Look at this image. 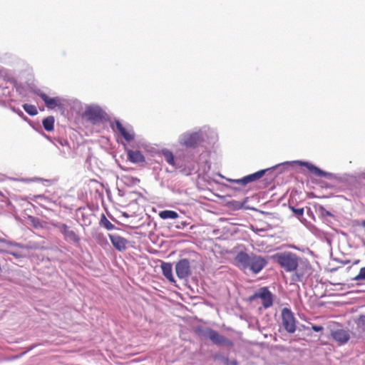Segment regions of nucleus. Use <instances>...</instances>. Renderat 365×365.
Segmentation results:
<instances>
[{
  "instance_id": "f8f14e48",
  "label": "nucleus",
  "mask_w": 365,
  "mask_h": 365,
  "mask_svg": "<svg viewBox=\"0 0 365 365\" xmlns=\"http://www.w3.org/2000/svg\"><path fill=\"white\" fill-rule=\"evenodd\" d=\"M219 176L222 178L225 179L227 182L237 184L240 185L241 187H246L249 184L257 182L260 179H262V175L260 170H257L253 173L248 174L245 175L241 178L232 179L229 178H225L221 174H219Z\"/></svg>"
},
{
  "instance_id": "2f4dec72",
  "label": "nucleus",
  "mask_w": 365,
  "mask_h": 365,
  "mask_svg": "<svg viewBox=\"0 0 365 365\" xmlns=\"http://www.w3.org/2000/svg\"><path fill=\"white\" fill-rule=\"evenodd\" d=\"M223 361L227 364V365H238V362L237 360L234 359V360H232L230 361H229V359L228 358H224L223 359Z\"/></svg>"
},
{
  "instance_id": "58836bf2",
  "label": "nucleus",
  "mask_w": 365,
  "mask_h": 365,
  "mask_svg": "<svg viewBox=\"0 0 365 365\" xmlns=\"http://www.w3.org/2000/svg\"><path fill=\"white\" fill-rule=\"evenodd\" d=\"M123 215L124 217H129L128 214V213H126V212H123Z\"/></svg>"
},
{
  "instance_id": "6e6552de",
  "label": "nucleus",
  "mask_w": 365,
  "mask_h": 365,
  "mask_svg": "<svg viewBox=\"0 0 365 365\" xmlns=\"http://www.w3.org/2000/svg\"><path fill=\"white\" fill-rule=\"evenodd\" d=\"M50 224L63 236V240L66 242L76 247L80 245L81 237L70 226L67 225L66 223L56 220H51Z\"/></svg>"
},
{
  "instance_id": "f03ea898",
  "label": "nucleus",
  "mask_w": 365,
  "mask_h": 365,
  "mask_svg": "<svg viewBox=\"0 0 365 365\" xmlns=\"http://www.w3.org/2000/svg\"><path fill=\"white\" fill-rule=\"evenodd\" d=\"M295 164L300 167H305L312 174L317 177L325 178L329 180L336 178L335 174L324 171L308 161H284L281 163L267 168L261 169L259 170L262 178L264 177V180L272 181L280 174L287 172L290 168L293 167Z\"/></svg>"
},
{
  "instance_id": "dca6fc26",
  "label": "nucleus",
  "mask_w": 365,
  "mask_h": 365,
  "mask_svg": "<svg viewBox=\"0 0 365 365\" xmlns=\"http://www.w3.org/2000/svg\"><path fill=\"white\" fill-rule=\"evenodd\" d=\"M38 96L44 101L48 109H53L56 107H61L62 106L61 98L58 97L51 98L44 93H40Z\"/></svg>"
},
{
  "instance_id": "a211bd4d",
  "label": "nucleus",
  "mask_w": 365,
  "mask_h": 365,
  "mask_svg": "<svg viewBox=\"0 0 365 365\" xmlns=\"http://www.w3.org/2000/svg\"><path fill=\"white\" fill-rule=\"evenodd\" d=\"M9 274L11 281L16 284H21L27 278V272L19 269H11Z\"/></svg>"
},
{
  "instance_id": "9b49d317",
  "label": "nucleus",
  "mask_w": 365,
  "mask_h": 365,
  "mask_svg": "<svg viewBox=\"0 0 365 365\" xmlns=\"http://www.w3.org/2000/svg\"><path fill=\"white\" fill-rule=\"evenodd\" d=\"M282 325L287 332L293 334L297 329V319L289 308L284 307L281 313Z\"/></svg>"
},
{
  "instance_id": "c85d7f7f",
  "label": "nucleus",
  "mask_w": 365,
  "mask_h": 365,
  "mask_svg": "<svg viewBox=\"0 0 365 365\" xmlns=\"http://www.w3.org/2000/svg\"><path fill=\"white\" fill-rule=\"evenodd\" d=\"M354 281L365 280V267H361L359 270V274L355 276L353 279Z\"/></svg>"
},
{
  "instance_id": "1a4fd4ad",
  "label": "nucleus",
  "mask_w": 365,
  "mask_h": 365,
  "mask_svg": "<svg viewBox=\"0 0 365 365\" xmlns=\"http://www.w3.org/2000/svg\"><path fill=\"white\" fill-rule=\"evenodd\" d=\"M258 298L262 299V304L264 309H268L273 305L274 295L267 287H260L252 295L248 297L247 301L253 302Z\"/></svg>"
},
{
  "instance_id": "b1692460",
  "label": "nucleus",
  "mask_w": 365,
  "mask_h": 365,
  "mask_svg": "<svg viewBox=\"0 0 365 365\" xmlns=\"http://www.w3.org/2000/svg\"><path fill=\"white\" fill-rule=\"evenodd\" d=\"M128 160H144L143 155L139 150H128Z\"/></svg>"
},
{
  "instance_id": "473e14b6",
  "label": "nucleus",
  "mask_w": 365,
  "mask_h": 365,
  "mask_svg": "<svg viewBox=\"0 0 365 365\" xmlns=\"http://www.w3.org/2000/svg\"><path fill=\"white\" fill-rule=\"evenodd\" d=\"M24 181H26V182H34V181H36V180H44L46 182H49V180H43L41 178H34V179H24L23 180Z\"/></svg>"
},
{
  "instance_id": "393cba45",
  "label": "nucleus",
  "mask_w": 365,
  "mask_h": 365,
  "mask_svg": "<svg viewBox=\"0 0 365 365\" xmlns=\"http://www.w3.org/2000/svg\"><path fill=\"white\" fill-rule=\"evenodd\" d=\"M23 108L30 115H36L38 113L37 108L34 105L25 103L23 105Z\"/></svg>"
},
{
  "instance_id": "a19ab883",
  "label": "nucleus",
  "mask_w": 365,
  "mask_h": 365,
  "mask_svg": "<svg viewBox=\"0 0 365 365\" xmlns=\"http://www.w3.org/2000/svg\"><path fill=\"white\" fill-rule=\"evenodd\" d=\"M349 262V260H346V261H344V262H343V264H348Z\"/></svg>"
},
{
  "instance_id": "aec40b11",
  "label": "nucleus",
  "mask_w": 365,
  "mask_h": 365,
  "mask_svg": "<svg viewBox=\"0 0 365 365\" xmlns=\"http://www.w3.org/2000/svg\"><path fill=\"white\" fill-rule=\"evenodd\" d=\"M159 217L163 220L176 219L179 217L176 211L171 210H164L159 212Z\"/></svg>"
},
{
  "instance_id": "79ce46f5",
  "label": "nucleus",
  "mask_w": 365,
  "mask_h": 365,
  "mask_svg": "<svg viewBox=\"0 0 365 365\" xmlns=\"http://www.w3.org/2000/svg\"><path fill=\"white\" fill-rule=\"evenodd\" d=\"M359 259H357V260H356V261L354 262V264H357V263H359Z\"/></svg>"
},
{
  "instance_id": "bb28decb",
  "label": "nucleus",
  "mask_w": 365,
  "mask_h": 365,
  "mask_svg": "<svg viewBox=\"0 0 365 365\" xmlns=\"http://www.w3.org/2000/svg\"><path fill=\"white\" fill-rule=\"evenodd\" d=\"M358 328L363 332H365V315H359L356 320Z\"/></svg>"
},
{
  "instance_id": "c756f323",
  "label": "nucleus",
  "mask_w": 365,
  "mask_h": 365,
  "mask_svg": "<svg viewBox=\"0 0 365 365\" xmlns=\"http://www.w3.org/2000/svg\"><path fill=\"white\" fill-rule=\"evenodd\" d=\"M163 154L166 160H174V156L171 151L168 150H163Z\"/></svg>"
},
{
  "instance_id": "4c0bfd02",
  "label": "nucleus",
  "mask_w": 365,
  "mask_h": 365,
  "mask_svg": "<svg viewBox=\"0 0 365 365\" xmlns=\"http://www.w3.org/2000/svg\"><path fill=\"white\" fill-rule=\"evenodd\" d=\"M186 225H187V224L185 222H182V226L177 225L176 227L178 229H181V228H183Z\"/></svg>"
},
{
  "instance_id": "ea45409f",
  "label": "nucleus",
  "mask_w": 365,
  "mask_h": 365,
  "mask_svg": "<svg viewBox=\"0 0 365 365\" xmlns=\"http://www.w3.org/2000/svg\"><path fill=\"white\" fill-rule=\"evenodd\" d=\"M361 225L365 227V220L362 221Z\"/></svg>"
},
{
  "instance_id": "e433bc0d",
  "label": "nucleus",
  "mask_w": 365,
  "mask_h": 365,
  "mask_svg": "<svg viewBox=\"0 0 365 365\" xmlns=\"http://www.w3.org/2000/svg\"><path fill=\"white\" fill-rule=\"evenodd\" d=\"M359 177L365 180V170L359 174Z\"/></svg>"
},
{
  "instance_id": "39448f33",
  "label": "nucleus",
  "mask_w": 365,
  "mask_h": 365,
  "mask_svg": "<svg viewBox=\"0 0 365 365\" xmlns=\"http://www.w3.org/2000/svg\"><path fill=\"white\" fill-rule=\"evenodd\" d=\"M175 169L185 175L197 173L199 176L207 175L210 170V161H167Z\"/></svg>"
},
{
  "instance_id": "ddd939ff",
  "label": "nucleus",
  "mask_w": 365,
  "mask_h": 365,
  "mask_svg": "<svg viewBox=\"0 0 365 365\" xmlns=\"http://www.w3.org/2000/svg\"><path fill=\"white\" fill-rule=\"evenodd\" d=\"M106 113L98 106H88L86 108L83 116L93 124L101 122Z\"/></svg>"
},
{
  "instance_id": "4468645a",
  "label": "nucleus",
  "mask_w": 365,
  "mask_h": 365,
  "mask_svg": "<svg viewBox=\"0 0 365 365\" xmlns=\"http://www.w3.org/2000/svg\"><path fill=\"white\" fill-rule=\"evenodd\" d=\"M108 237L116 250L123 252L127 249L128 240L125 238L116 234H108Z\"/></svg>"
},
{
  "instance_id": "a878e982",
  "label": "nucleus",
  "mask_w": 365,
  "mask_h": 365,
  "mask_svg": "<svg viewBox=\"0 0 365 365\" xmlns=\"http://www.w3.org/2000/svg\"><path fill=\"white\" fill-rule=\"evenodd\" d=\"M317 210L320 215L323 217H334V215L330 211L326 210V208L322 205L318 206Z\"/></svg>"
},
{
  "instance_id": "37998d69",
  "label": "nucleus",
  "mask_w": 365,
  "mask_h": 365,
  "mask_svg": "<svg viewBox=\"0 0 365 365\" xmlns=\"http://www.w3.org/2000/svg\"><path fill=\"white\" fill-rule=\"evenodd\" d=\"M233 189H234L235 190H240V188H237V187H233Z\"/></svg>"
},
{
  "instance_id": "f257e3e1",
  "label": "nucleus",
  "mask_w": 365,
  "mask_h": 365,
  "mask_svg": "<svg viewBox=\"0 0 365 365\" xmlns=\"http://www.w3.org/2000/svg\"><path fill=\"white\" fill-rule=\"evenodd\" d=\"M286 272H294L292 281L302 282L306 275L310 274L312 267L309 261L292 252H277L272 256Z\"/></svg>"
},
{
  "instance_id": "20e7f679",
  "label": "nucleus",
  "mask_w": 365,
  "mask_h": 365,
  "mask_svg": "<svg viewBox=\"0 0 365 365\" xmlns=\"http://www.w3.org/2000/svg\"><path fill=\"white\" fill-rule=\"evenodd\" d=\"M235 261L240 269H250L255 274L259 273L267 264V260L264 257L255 253L249 255L245 251L237 252Z\"/></svg>"
},
{
  "instance_id": "423d86ee",
  "label": "nucleus",
  "mask_w": 365,
  "mask_h": 365,
  "mask_svg": "<svg viewBox=\"0 0 365 365\" xmlns=\"http://www.w3.org/2000/svg\"><path fill=\"white\" fill-rule=\"evenodd\" d=\"M27 251L28 247L25 245L4 238L0 246V252L13 256L15 261L9 258L8 259L21 267L24 266L22 263L26 259Z\"/></svg>"
},
{
  "instance_id": "2eb2a0df",
  "label": "nucleus",
  "mask_w": 365,
  "mask_h": 365,
  "mask_svg": "<svg viewBox=\"0 0 365 365\" xmlns=\"http://www.w3.org/2000/svg\"><path fill=\"white\" fill-rule=\"evenodd\" d=\"M331 336L339 346L346 344L350 339V334L349 331L344 330L343 329L332 330L331 331Z\"/></svg>"
},
{
  "instance_id": "0eeeda50",
  "label": "nucleus",
  "mask_w": 365,
  "mask_h": 365,
  "mask_svg": "<svg viewBox=\"0 0 365 365\" xmlns=\"http://www.w3.org/2000/svg\"><path fill=\"white\" fill-rule=\"evenodd\" d=\"M196 332L200 337L210 339L215 345L227 347H232L234 345V343L230 339L220 334L218 331L212 328L198 327Z\"/></svg>"
},
{
  "instance_id": "7ed1b4c3",
  "label": "nucleus",
  "mask_w": 365,
  "mask_h": 365,
  "mask_svg": "<svg viewBox=\"0 0 365 365\" xmlns=\"http://www.w3.org/2000/svg\"><path fill=\"white\" fill-rule=\"evenodd\" d=\"M217 140V134L210 130L187 131L181 134L178 138L179 144L187 148H195L205 143L214 145Z\"/></svg>"
},
{
  "instance_id": "cd10ccee",
  "label": "nucleus",
  "mask_w": 365,
  "mask_h": 365,
  "mask_svg": "<svg viewBox=\"0 0 365 365\" xmlns=\"http://www.w3.org/2000/svg\"><path fill=\"white\" fill-rule=\"evenodd\" d=\"M289 207L296 217H300L303 216L304 212V210L303 207L296 208L292 205H289Z\"/></svg>"
},
{
  "instance_id": "f704fd0d",
  "label": "nucleus",
  "mask_w": 365,
  "mask_h": 365,
  "mask_svg": "<svg viewBox=\"0 0 365 365\" xmlns=\"http://www.w3.org/2000/svg\"><path fill=\"white\" fill-rule=\"evenodd\" d=\"M140 182V180H139L138 178H131V181H130V182H131L132 184H137V183H138V182Z\"/></svg>"
},
{
  "instance_id": "5701e85b",
  "label": "nucleus",
  "mask_w": 365,
  "mask_h": 365,
  "mask_svg": "<svg viewBox=\"0 0 365 365\" xmlns=\"http://www.w3.org/2000/svg\"><path fill=\"white\" fill-rule=\"evenodd\" d=\"M54 122L53 116H48L43 120L42 124L46 131H52L54 129Z\"/></svg>"
},
{
  "instance_id": "c9c22d12",
  "label": "nucleus",
  "mask_w": 365,
  "mask_h": 365,
  "mask_svg": "<svg viewBox=\"0 0 365 365\" xmlns=\"http://www.w3.org/2000/svg\"><path fill=\"white\" fill-rule=\"evenodd\" d=\"M125 163L129 162V163H132V164H135V163H144L145 161H134V160H132V161H125Z\"/></svg>"
},
{
  "instance_id": "9d476101",
  "label": "nucleus",
  "mask_w": 365,
  "mask_h": 365,
  "mask_svg": "<svg viewBox=\"0 0 365 365\" xmlns=\"http://www.w3.org/2000/svg\"><path fill=\"white\" fill-rule=\"evenodd\" d=\"M195 260L191 258H181L176 262L175 270L180 279H186L192 274V263Z\"/></svg>"
},
{
  "instance_id": "7c9ffc66",
  "label": "nucleus",
  "mask_w": 365,
  "mask_h": 365,
  "mask_svg": "<svg viewBox=\"0 0 365 365\" xmlns=\"http://www.w3.org/2000/svg\"><path fill=\"white\" fill-rule=\"evenodd\" d=\"M312 329L315 332H321L324 330V327L321 325L312 324Z\"/></svg>"
},
{
  "instance_id": "412c9836",
  "label": "nucleus",
  "mask_w": 365,
  "mask_h": 365,
  "mask_svg": "<svg viewBox=\"0 0 365 365\" xmlns=\"http://www.w3.org/2000/svg\"><path fill=\"white\" fill-rule=\"evenodd\" d=\"M248 197H245L243 201H237V200H232L230 204L232 205V207L235 210H239L242 209L245 210H255V208H251L250 207H246L245 205L247 202Z\"/></svg>"
},
{
  "instance_id": "f3484780",
  "label": "nucleus",
  "mask_w": 365,
  "mask_h": 365,
  "mask_svg": "<svg viewBox=\"0 0 365 365\" xmlns=\"http://www.w3.org/2000/svg\"><path fill=\"white\" fill-rule=\"evenodd\" d=\"M113 129H115L120 133L122 137L127 140L131 141L134 138V134L128 130L119 120H115L113 125H112Z\"/></svg>"
},
{
  "instance_id": "4be33fe9",
  "label": "nucleus",
  "mask_w": 365,
  "mask_h": 365,
  "mask_svg": "<svg viewBox=\"0 0 365 365\" xmlns=\"http://www.w3.org/2000/svg\"><path fill=\"white\" fill-rule=\"evenodd\" d=\"M99 224L101 227H104L107 230H113L117 229L115 226L108 220L104 214L101 215Z\"/></svg>"
},
{
  "instance_id": "72a5a7b5",
  "label": "nucleus",
  "mask_w": 365,
  "mask_h": 365,
  "mask_svg": "<svg viewBox=\"0 0 365 365\" xmlns=\"http://www.w3.org/2000/svg\"><path fill=\"white\" fill-rule=\"evenodd\" d=\"M118 165L123 169V170H132L133 168L131 167H126V168H124L121 164L119 163V161H115Z\"/></svg>"
},
{
  "instance_id": "6ab92c4d",
  "label": "nucleus",
  "mask_w": 365,
  "mask_h": 365,
  "mask_svg": "<svg viewBox=\"0 0 365 365\" xmlns=\"http://www.w3.org/2000/svg\"><path fill=\"white\" fill-rule=\"evenodd\" d=\"M160 268L163 276L171 283L176 282L173 274V265L170 262H162Z\"/></svg>"
}]
</instances>
